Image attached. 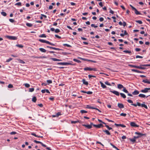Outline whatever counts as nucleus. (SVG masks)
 <instances>
[{
  "instance_id": "72a5a7b5",
  "label": "nucleus",
  "mask_w": 150,
  "mask_h": 150,
  "mask_svg": "<svg viewBox=\"0 0 150 150\" xmlns=\"http://www.w3.org/2000/svg\"><path fill=\"white\" fill-rule=\"evenodd\" d=\"M15 5L21 6H22V3L21 2H19L15 4Z\"/></svg>"
},
{
  "instance_id": "1a4fd4ad",
  "label": "nucleus",
  "mask_w": 150,
  "mask_h": 150,
  "mask_svg": "<svg viewBox=\"0 0 150 150\" xmlns=\"http://www.w3.org/2000/svg\"><path fill=\"white\" fill-rule=\"evenodd\" d=\"M93 126L95 127L98 128H100L101 127H103V126L101 124H99L96 125H93Z\"/></svg>"
},
{
  "instance_id": "f257e3e1",
  "label": "nucleus",
  "mask_w": 150,
  "mask_h": 150,
  "mask_svg": "<svg viewBox=\"0 0 150 150\" xmlns=\"http://www.w3.org/2000/svg\"><path fill=\"white\" fill-rule=\"evenodd\" d=\"M135 134L138 135V136H134L133 138L129 139V140L130 141L133 142V143L135 142L136 139L141 137L143 136L146 135L145 134H143L142 133L138 132H135Z\"/></svg>"
},
{
  "instance_id": "aec40b11",
  "label": "nucleus",
  "mask_w": 150,
  "mask_h": 150,
  "mask_svg": "<svg viewBox=\"0 0 150 150\" xmlns=\"http://www.w3.org/2000/svg\"><path fill=\"white\" fill-rule=\"evenodd\" d=\"M125 87L121 84H118L117 85V88L119 89H121L122 88H124Z\"/></svg>"
},
{
  "instance_id": "de8ad7c7",
  "label": "nucleus",
  "mask_w": 150,
  "mask_h": 150,
  "mask_svg": "<svg viewBox=\"0 0 150 150\" xmlns=\"http://www.w3.org/2000/svg\"><path fill=\"white\" fill-rule=\"evenodd\" d=\"M13 59L12 58H9L8 59H7L6 60V62H10L11 61V60H12Z\"/></svg>"
},
{
  "instance_id": "4be33fe9",
  "label": "nucleus",
  "mask_w": 150,
  "mask_h": 150,
  "mask_svg": "<svg viewBox=\"0 0 150 150\" xmlns=\"http://www.w3.org/2000/svg\"><path fill=\"white\" fill-rule=\"evenodd\" d=\"M143 103H144V104H141V107H144V108H145L146 109H148V107L146 105L145 103L144 102Z\"/></svg>"
},
{
  "instance_id": "bf43d9fd",
  "label": "nucleus",
  "mask_w": 150,
  "mask_h": 150,
  "mask_svg": "<svg viewBox=\"0 0 150 150\" xmlns=\"http://www.w3.org/2000/svg\"><path fill=\"white\" fill-rule=\"evenodd\" d=\"M98 121L99 122H101V123H103V124H105H105H106L105 122H103V121H102L101 120H100V119H98Z\"/></svg>"
},
{
  "instance_id": "a211bd4d",
  "label": "nucleus",
  "mask_w": 150,
  "mask_h": 150,
  "mask_svg": "<svg viewBox=\"0 0 150 150\" xmlns=\"http://www.w3.org/2000/svg\"><path fill=\"white\" fill-rule=\"evenodd\" d=\"M82 81L83 82V83L86 85H87L88 84V82L86 81V80L84 79H82Z\"/></svg>"
},
{
  "instance_id": "6e6d98bb",
  "label": "nucleus",
  "mask_w": 150,
  "mask_h": 150,
  "mask_svg": "<svg viewBox=\"0 0 150 150\" xmlns=\"http://www.w3.org/2000/svg\"><path fill=\"white\" fill-rule=\"evenodd\" d=\"M17 133V132L15 131H13L10 133V134L11 135H13Z\"/></svg>"
},
{
  "instance_id": "39448f33",
  "label": "nucleus",
  "mask_w": 150,
  "mask_h": 150,
  "mask_svg": "<svg viewBox=\"0 0 150 150\" xmlns=\"http://www.w3.org/2000/svg\"><path fill=\"white\" fill-rule=\"evenodd\" d=\"M83 69L85 71H97V69L96 68H91L88 67H85Z\"/></svg>"
},
{
  "instance_id": "cd10ccee",
  "label": "nucleus",
  "mask_w": 150,
  "mask_h": 150,
  "mask_svg": "<svg viewBox=\"0 0 150 150\" xmlns=\"http://www.w3.org/2000/svg\"><path fill=\"white\" fill-rule=\"evenodd\" d=\"M86 108L88 109H95V108L91 107V106L89 105H87L86 106Z\"/></svg>"
},
{
  "instance_id": "864d4df0",
  "label": "nucleus",
  "mask_w": 150,
  "mask_h": 150,
  "mask_svg": "<svg viewBox=\"0 0 150 150\" xmlns=\"http://www.w3.org/2000/svg\"><path fill=\"white\" fill-rule=\"evenodd\" d=\"M62 54L63 55H67L69 54V53L67 52H62Z\"/></svg>"
},
{
  "instance_id": "3c124183",
  "label": "nucleus",
  "mask_w": 150,
  "mask_h": 150,
  "mask_svg": "<svg viewBox=\"0 0 150 150\" xmlns=\"http://www.w3.org/2000/svg\"><path fill=\"white\" fill-rule=\"evenodd\" d=\"M91 26L92 27H93L95 28H96L98 27V26L97 25H96L94 24H92L91 25Z\"/></svg>"
},
{
  "instance_id": "ddd939ff",
  "label": "nucleus",
  "mask_w": 150,
  "mask_h": 150,
  "mask_svg": "<svg viewBox=\"0 0 150 150\" xmlns=\"http://www.w3.org/2000/svg\"><path fill=\"white\" fill-rule=\"evenodd\" d=\"M142 82L145 83H147L148 84H150V81L146 79L143 80Z\"/></svg>"
},
{
  "instance_id": "58836bf2",
  "label": "nucleus",
  "mask_w": 150,
  "mask_h": 150,
  "mask_svg": "<svg viewBox=\"0 0 150 150\" xmlns=\"http://www.w3.org/2000/svg\"><path fill=\"white\" fill-rule=\"evenodd\" d=\"M47 83L48 84H49L52 83V81L51 80H47Z\"/></svg>"
},
{
  "instance_id": "0e129e2a",
  "label": "nucleus",
  "mask_w": 150,
  "mask_h": 150,
  "mask_svg": "<svg viewBox=\"0 0 150 150\" xmlns=\"http://www.w3.org/2000/svg\"><path fill=\"white\" fill-rule=\"evenodd\" d=\"M109 12L112 14H113L114 13V12L110 8Z\"/></svg>"
},
{
  "instance_id": "20e7f679",
  "label": "nucleus",
  "mask_w": 150,
  "mask_h": 150,
  "mask_svg": "<svg viewBox=\"0 0 150 150\" xmlns=\"http://www.w3.org/2000/svg\"><path fill=\"white\" fill-rule=\"evenodd\" d=\"M57 65H72V64L69 62H57Z\"/></svg>"
},
{
  "instance_id": "c756f323",
  "label": "nucleus",
  "mask_w": 150,
  "mask_h": 150,
  "mask_svg": "<svg viewBox=\"0 0 150 150\" xmlns=\"http://www.w3.org/2000/svg\"><path fill=\"white\" fill-rule=\"evenodd\" d=\"M39 37L40 38H46L47 37L45 34H42L40 35Z\"/></svg>"
},
{
  "instance_id": "a19ab883",
  "label": "nucleus",
  "mask_w": 150,
  "mask_h": 150,
  "mask_svg": "<svg viewBox=\"0 0 150 150\" xmlns=\"http://www.w3.org/2000/svg\"><path fill=\"white\" fill-rule=\"evenodd\" d=\"M63 45L64 46H67L68 47H71V46L70 45L67 44H63Z\"/></svg>"
},
{
  "instance_id": "79ce46f5",
  "label": "nucleus",
  "mask_w": 150,
  "mask_h": 150,
  "mask_svg": "<svg viewBox=\"0 0 150 150\" xmlns=\"http://www.w3.org/2000/svg\"><path fill=\"white\" fill-rule=\"evenodd\" d=\"M34 89L33 88H29V92H33L34 91Z\"/></svg>"
},
{
  "instance_id": "4d7b16f0",
  "label": "nucleus",
  "mask_w": 150,
  "mask_h": 150,
  "mask_svg": "<svg viewBox=\"0 0 150 150\" xmlns=\"http://www.w3.org/2000/svg\"><path fill=\"white\" fill-rule=\"evenodd\" d=\"M31 134L33 136H34L35 137H38V135H36L34 133H32Z\"/></svg>"
},
{
  "instance_id": "473e14b6",
  "label": "nucleus",
  "mask_w": 150,
  "mask_h": 150,
  "mask_svg": "<svg viewBox=\"0 0 150 150\" xmlns=\"http://www.w3.org/2000/svg\"><path fill=\"white\" fill-rule=\"evenodd\" d=\"M1 14L3 15V16H6V13L4 11H2L1 13Z\"/></svg>"
},
{
  "instance_id": "c9c22d12",
  "label": "nucleus",
  "mask_w": 150,
  "mask_h": 150,
  "mask_svg": "<svg viewBox=\"0 0 150 150\" xmlns=\"http://www.w3.org/2000/svg\"><path fill=\"white\" fill-rule=\"evenodd\" d=\"M24 85H25V86L26 88H29L30 86V84L27 83H25Z\"/></svg>"
},
{
  "instance_id": "5701e85b",
  "label": "nucleus",
  "mask_w": 150,
  "mask_h": 150,
  "mask_svg": "<svg viewBox=\"0 0 150 150\" xmlns=\"http://www.w3.org/2000/svg\"><path fill=\"white\" fill-rule=\"evenodd\" d=\"M50 59H51L54 61H59V59L54 58L51 57L50 58Z\"/></svg>"
},
{
  "instance_id": "6e6552de",
  "label": "nucleus",
  "mask_w": 150,
  "mask_h": 150,
  "mask_svg": "<svg viewBox=\"0 0 150 150\" xmlns=\"http://www.w3.org/2000/svg\"><path fill=\"white\" fill-rule=\"evenodd\" d=\"M130 125L133 127H138L139 125H137L134 122H131L130 123Z\"/></svg>"
},
{
  "instance_id": "2eb2a0df",
  "label": "nucleus",
  "mask_w": 150,
  "mask_h": 150,
  "mask_svg": "<svg viewBox=\"0 0 150 150\" xmlns=\"http://www.w3.org/2000/svg\"><path fill=\"white\" fill-rule=\"evenodd\" d=\"M117 105L118 107L120 108H124V105L122 103H118Z\"/></svg>"
},
{
  "instance_id": "13d9d810",
  "label": "nucleus",
  "mask_w": 150,
  "mask_h": 150,
  "mask_svg": "<svg viewBox=\"0 0 150 150\" xmlns=\"http://www.w3.org/2000/svg\"><path fill=\"white\" fill-rule=\"evenodd\" d=\"M105 84H106V85H108V86H111V84L109 83L108 81H106V82H105Z\"/></svg>"
},
{
  "instance_id": "0eeeda50",
  "label": "nucleus",
  "mask_w": 150,
  "mask_h": 150,
  "mask_svg": "<svg viewBox=\"0 0 150 150\" xmlns=\"http://www.w3.org/2000/svg\"><path fill=\"white\" fill-rule=\"evenodd\" d=\"M150 90V88H145L144 89H142L141 90L140 92L143 93H146L148 92L149 90Z\"/></svg>"
},
{
  "instance_id": "774afa93",
  "label": "nucleus",
  "mask_w": 150,
  "mask_h": 150,
  "mask_svg": "<svg viewBox=\"0 0 150 150\" xmlns=\"http://www.w3.org/2000/svg\"><path fill=\"white\" fill-rule=\"evenodd\" d=\"M127 101L129 103H133V101L131 100H130V99L128 100H127Z\"/></svg>"
},
{
  "instance_id": "e2e57ef3",
  "label": "nucleus",
  "mask_w": 150,
  "mask_h": 150,
  "mask_svg": "<svg viewBox=\"0 0 150 150\" xmlns=\"http://www.w3.org/2000/svg\"><path fill=\"white\" fill-rule=\"evenodd\" d=\"M86 93L88 94H91L93 93V92L91 91H86Z\"/></svg>"
},
{
  "instance_id": "b1692460",
  "label": "nucleus",
  "mask_w": 150,
  "mask_h": 150,
  "mask_svg": "<svg viewBox=\"0 0 150 150\" xmlns=\"http://www.w3.org/2000/svg\"><path fill=\"white\" fill-rule=\"evenodd\" d=\"M103 131L105 132V133L107 135H110V133L109 132V131L107 130H103Z\"/></svg>"
},
{
  "instance_id": "a18cd8bd",
  "label": "nucleus",
  "mask_w": 150,
  "mask_h": 150,
  "mask_svg": "<svg viewBox=\"0 0 150 150\" xmlns=\"http://www.w3.org/2000/svg\"><path fill=\"white\" fill-rule=\"evenodd\" d=\"M34 142L36 143H39V144H41V143L42 142H40V141H37V140H34Z\"/></svg>"
},
{
  "instance_id": "7ed1b4c3",
  "label": "nucleus",
  "mask_w": 150,
  "mask_h": 150,
  "mask_svg": "<svg viewBox=\"0 0 150 150\" xmlns=\"http://www.w3.org/2000/svg\"><path fill=\"white\" fill-rule=\"evenodd\" d=\"M132 8V9L133 11H134V12L136 14V15H141V13L138 11L134 7H133L132 5H129Z\"/></svg>"
},
{
  "instance_id": "5fc2aeb1",
  "label": "nucleus",
  "mask_w": 150,
  "mask_h": 150,
  "mask_svg": "<svg viewBox=\"0 0 150 150\" xmlns=\"http://www.w3.org/2000/svg\"><path fill=\"white\" fill-rule=\"evenodd\" d=\"M49 99L50 100H51L52 101H53L54 98L53 97L51 96L49 98Z\"/></svg>"
},
{
  "instance_id": "9b49d317",
  "label": "nucleus",
  "mask_w": 150,
  "mask_h": 150,
  "mask_svg": "<svg viewBox=\"0 0 150 150\" xmlns=\"http://www.w3.org/2000/svg\"><path fill=\"white\" fill-rule=\"evenodd\" d=\"M82 125L86 127L88 129H90L92 128L91 126L89 125H85L83 124Z\"/></svg>"
},
{
  "instance_id": "09e8293b",
  "label": "nucleus",
  "mask_w": 150,
  "mask_h": 150,
  "mask_svg": "<svg viewBox=\"0 0 150 150\" xmlns=\"http://www.w3.org/2000/svg\"><path fill=\"white\" fill-rule=\"evenodd\" d=\"M62 114H61V113L60 112H58L56 114V115H57V117L61 115Z\"/></svg>"
},
{
  "instance_id": "7c9ffc66",
  "label": "nucleus",
  "mask_w": 150,
  "mask_h": 150,
  "mask_svg": "<svg viewBox=\"0 0 150 150\" xmlns=\"http://www.w3.org/2000/svg\"><path fill=\"white\" fill-rule=\"evenodd\" d=\"M80 112L82 113V114H84V113H87V111H86V110H81V111H80Z\"/></svg>"
},
{
  "instance_id": "2f4dec72",
  "label": "nucleus",
  "mask_w": 150,
  "mask_h": 150,
  "mask_svg": "<svg viewBox=\"0 0 150 150\" xmlns=\"http://www.w3.org/2000/svg\"><path fill=\"white\" fill-rule=\"evenodd\" d=\"M73 61H74V62H77L78 63H80L81 62V61L80 60H79L78 59H74Z\"/></svg>"
},
{
  "instance_id": "603ef678",
  "label": "nucleus",
  "mask_w": 150,
  "mask_h": 150,
  "mask_svg": "<svg viewBox=\"0 0 150 150\" xmlns=\"http://www.w3.org/2000/svg\"><path fill=\"white\" fill-rule=\"evenodd\" d=\"M60 32V30L58 29H56L55 30V32L56 33H58Z\"/></svg>"
},
{
  "instance_id": "338daca9",
  "label": "nucleus",
  "mask_w": 150,
  "mask_h": 150,
  "mask_svg": "<svg viewBox=\"0 0 150 150\" xmlns=\"http://www.w3.org/2000/svg\"><path fill=\"white\" fill-rule=\"evenodd\" d=\"M135 50L136 52H139L141 50V49L139 48H136L135 49Z\"/></svg>"
},
{
  "instance_id": "dca6fc26",
  "label": "nucleus",
  "mask_w": 150,
  "mask_h": 150,
  "mask_svg": "<svg viewBox=\"0 0 150 150\" xmlns=\"http://www.w3.org/2000/svg\"><path fill=\"white\" fill-rule=\"evenodd\" d=\"M142 65H141L140 66H137V68L142 69H146V68L144 67H142L143 66H143H142Z\"/></svg>"
},
{
  "instance_id": "a878e982",
  "label": "nucleus",
  "mask_w": 150,
  "mask_h": 150,
  "mask_svg": "<svg viewBox=\"0 0 150 150\" xmlns=\"http://www.w3.org/2000/svg\"><path fill=\"white\" fill-rule=\"evenodd\" d=\"M122 91H123L124 92L126 93H129L128 91L126 89V88L125 87H124L123 89L122 90Z\"/></svg>"
},
{
  "instance_id": "f03ea898",
  "label": "nucleus",
  "mask_w": 150,
  "mask_h": 150,
  "mask_svg": "<svg viewBox=\"0 0 150 150\" xmlns=\"http://www.w3.org/2000/svg\"><path fill=\"white\" fill-rule=\"evenodd\" d=\"M110 90H111L110 91V92H112L114 94H115V95L117 96H119L120 95V94L121 95V96L123 98H126V95L123 93H120L117 91L114 90L113 91H112L111 89L110 88Z\"/></svg>"
},
{
  "instance_id": "412c9836",
  "label": "nucleus",
  "mask_w": 150,
  "mask_h": 150,
  "mask_svg": "<svg viewBox=\"0 0 150 150\" xmlns=\"http://www.w3.org/2000/svg\"><path fill=\"white\" fill-rule=\"evenodd\" d=\"M39 50L41 52H42L45 53L46 52V50L42 48H40Z\"/></svg>"
},
{
  "instance_id": "4c0bfd02",
  "label": "nucleus",
  "mask_w": 150,
  "mask_h": 150,
  "mask_svg": "<svg viewBox=\"0 0 150 150\" xmlns=\"http://www.w3.org/2000/svg\"><path fill=\"white\" fill-rule=\"evenodd\" d=\"M129 66L131 67H133V68H137V66H136V65H131V64H129Z\"/></svg>"
},
{
  "instance_id": "f704fd0d",
  "label": "nucleus",
  "mask_w": 150,
  "mask_h": 150,
  "mask_svg": "<svg viewBox=\"0 0 150 150\" xmlns=\"http://www.w3.org/2000/svg\"><path fill=\"white\" fill-rule=\"evenodd\" d=\"M16 46L21 48H22L23 47V46L22 45L19 44H17L16 45Z\"/></svg>"
},
{
  "instance_id": "c85d7f7f",
  "label": "nucleus",
  "mask_w": 150,
  "mask_h": 150,
  "mask_svg": "<svg viewBox=\"0 0 150 150\" xmlns=\"http://www.w3.org/2000/svg\"><path fill=\"white\" fill-rule=\"evenodd\" d=\"M38 40L40 42H41L42 43H45L46 41V40H43V39H39Z\"/></svg>"
},
{
  "instance_id": "49530a36",
  "label": "nucleus",
  "mask_w": 150,
  "mask_h": 150,
  "mask_svg": "<svg viewBox=\"0 0 150 150\" xmlns=\"http://www.w3.org/2000/svg\"><path fill=\"white\" fill-rule=\"evenodd\" d=\"M13 85L11 84H9L8 86V87L9 88H13Z\"/></svg>"
},
{
  "instance_id": "052dcab7",
  "label": "nucleus",
  "mask_w": 150,
  "mask_h": 150,
  "mask_svg": "<svg viewBox=\"0 0 150 150\" xmlns=\"http://www.w3.org/2000/svg\"><path fill=\"white\" fill-rule=\"evenodd\" d=\"M9 21L11 22L12 23H13L15 21L13 19H9Z\"/></svg>"
},
{
  "instance_id": "f3484780",
  "label": "nucleus",
  "mask_w": 150,
  "mask_h": 150,
  "mask_svg": "<svg viewBox=\"0 0 150 150\" xmlns=\"http://www.w3.org/2000/svg\"><path fill=\"white\" fill-rule=\"evenodd\" d=\"M141 104H141L139 102H137V104H132L131 105H133V106H134L135 107H137V105L139 106H141Z\"/></svg>"
},
{
  "instance_id": "393cba45",
  "label": "nucleus",
  "mask_w": 150,
  "mask_h": 150,
  "mask_svg": "<svg viewBox=\"0 0 150 150\" xmlns=\"http://www.w3.org/2000/svg\"><path fill=\"white\" fill-rule=\"evenodd\" d=\"M37 100V98L36 97L34 96L32 99V101L34 102H35Z\"/></svg>"
},
{
  "instance_id": "bb28decb",
  "label": "nucleus",
  "mask_w": 150,
  "mask_h": 150,
  "mask_svg": "<svg viewBox=\"0 0 150 150\" xmlns=\"http://www.w3.org/2000/svg\"><path fill=\"white\" fill-rule=\"evenodd\" d=\"M26 25L28 27H31L33 26V24L31 23H26Z\"/></svg>"
},
{
  "instance_id": "f8f14e48",
  "label": "nucleus",
  "mask_w": 150,
  "mask_h": 150,
  "mask_svg": "<svg viewBox=\"0 0 150 150\" xmlns=\"http://www.w3.org/2000/svg\"><path fill=\"white\" fill-rule=\"evenodd\" d=\"M115 125L116 126H120L122 127H126V126L123 124H117V123H115Z\"/></svg>"
},
{
  "instance_id": "6ab92c4d",
  "label": "nucleus",
  "mask_w": 150,
  "mask_h": 150,
  "mask_svg": "<svg viewBox=\"0 0 150 150\" xmlns=\"http://www.w3.org/2000/svg\"><path fill=\"white\" fill-rule=\"evenodd\" d=\"M100 83L101 85V87L103 88H105L106 87V86L101 81H100Z\"/></svg>"
},
{
  "instance_id": "9d476101",
  "label": "nucleus",
  "mask_w": 150,
  "mask_h": 150,
  "mask_svg": "<svg viewBox=\"0 0 150 150\" xmlns=\"http://www.w3.org/2000/svg\"><path fill=\"white\" fill-rule=\"evenodd\" d=\"M138 96L139 97L142 98H147L149 96H150V95L146 96L145 95L143 94H140Z\"/></svg>"
},
{
  "instance_id": "c03bdc74",
  "label": "nucleus",
  "mask_w": 150,
  "mask_h": 150,
  "mask_svg": "<svg viewBox=\"0 0 150 150\" xmlns=\"http://www.w3.org/2000/svg\"><path fill=\"white\" fill-rule=\"evenodd\" d=\"M96 77V76H93L91 75H88V77L89 79L91 78V77Z\"/></svg>"
},
{
  "instance_id": "37998d69",
  "label": "nucleus",
  "mask_w": 150,
  "mask_h": 150,
  "mask_svg": "<svg viewBox=\"0 0 150 150\" xmlns=\"http://www.w3.org/2000/svg\"><path fill=\"white\" fill-rule=\"evenodd\" d=\"M136 22L139 24H142V21L140 20L136 21Z\"/></svg>"
},
{
  "instance_id": "680f3d73",
  "label": "nucleus",
  "mask_w": 150,
  "mask_h": 150,
  "mask_svg": "<svg viewBox=\"0 0 150 150\" xmlns=\"http://www.w3.org/2000/svg\"><path fill=\"white\" fill-rule=\"evenodd\" d=\"M105 119L106 120H107L109 122H114V121H113L109 120L107 118H105Z\"/></svg>"
},
{
  "instance_id": "4468645a",
  "label": "nucleus",
  "mask_w": 150,
  "mask_h": 150,
  "mask_svg": "<svg viewBox=\"0 0 150 150\" xmlns=\"http://www.w3.org/2000/svg\"><path fill=\"white\" fill-rule=\"evenodd\" d=\"M139 93V91L137 90H135L132 93V94L134 95H138Z\"/></svg>"
},
{
  "instance_id": "ea45409f",
  "label": "nucleus",
  "mask_w": 150,
  "mask_h": 150,
  "mask_svg": "<svg viewBox=\"0 0 150 150\" xmlns=\"http://www.w3.org/2000/svg\"><path fill=\"white\" fill-rule=\"evenodd\" d=\"M123 52H125L126 53H131V51H129L128 50H124Z\"/></svg>"
},
{
  "instance_id": "8fccbe9b",
  "label": "nucleus",
  "mask_w": 150,
  "mask_h": 150,
  "mask_svg": "<svg viewBox=\"0 0 150 150\" xmlns=\"http://www.w3.org/2000/svg\"><path fill=\"white\" fill-rule=\"evenodd\" d=\"M126 115H127V114L126 113H121L120 114V116H122L123 117H125L126 116Z\"/></svg>"
},
{
  "instance_id": "e433bc0d",
  "label": "nucleus",
  "mask_w": 150,
  "mask_h": 150,
  "mask_svg": "<svg viewBox=\"0 0 150 150\" xmlns=\"http://www.w3.org/2000/svg\"><path fill=\"white\" fill-rule=\"evenodd\" d=\"M105 127H106L109 130H111V129H112V128L111 127H110L109 126L107 125H106V124L105 125Z\"/></svg>"
},
{
  "instance_id": "69168bd1",
  "label": "nucleus",
  "mask_w": 150,
  "mask_h": 150,
  "mask_svg": "<svg viewBox=\"0 0 150 150\" xmlns=\"http://www.w3.org/2000/svg\"><path fill=\"white\" fill-rule=\"evenodd\" d=\"M143 57L140 56H139V55H137L136 56V58H142Z\"/></svg>"
},
{
  "instance_id": "423d86ee",
  "label": "nucleus",
  "mask_w": 150,
  "mask_h": 150,
  "mask_svg": "<svg viewBox=\"0 0 150 150\" xmlns=\"http://www.w3.org/2000/svg\"><path fill=\"white\" fill-rule=\"evenodd\" d=\"M7 38L11 40H16L17 38L16 36L6 35L5 36Z\"/></svg>"
}]
</instances>
